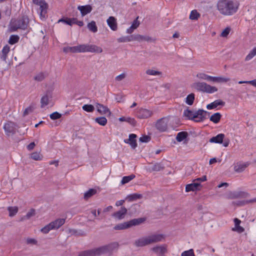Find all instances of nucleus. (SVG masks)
I'll use <instances>...</instances> for the list:
<instances>
[{
  "label": "nucleus",
  "mask_w": 256,
  "mask_h": 256,
  "mask_svg": "<svg viewBox=\"0 0 256 256\" xmlns=\"http://www.w3.org/2000/svg\"><path fill=\"white\" fill-rule=\"evenodd\" d=\"M239 6V2L236 0H219L216 4V8L221 14L230 16L237 12Z\"/></svg>",
  "instance_id": "obj_1"
},
{
  "label": "nucleus",
  "mask_w": 256,
  "mask_h": 256,
  "mask_svg": "<svg viewBox=\"0 0 256 256\" xmlns=\"http://www.w3.org/2000/svg\"><path fill=\"white\" fill-rule=\"evenodd\" d=\"M63 51L66 53L85 52L101 53L102 52V49L94 44H80L74 46L64 47L63 48Z\"/></svg>",
  "instance_id": "obj_2"
},
{
  "label": "nucleus",
  "mask_w": 256,
  "mask_h": 256,
  "mask_svg": "<svg viewBox=\"0 0 256 256\" xmlns=\"http://www.w3.org/2000/svg\"><path fill=\"white\" fill-rule=\"evenodd\" d=\"M164 236L160 234H154L138 238L134 242V244L138 247L144 246L152 244L162 241Z\"/></svg>",
  "instance_id": "obj_3"
},
{
  "label": "nucleus",
  "mask_w": 256,
  "mask_h": 256,
  "mask_svg": "<svg viewBox=\"0 0 256 256\" xmlns=\"http://www.w3.org/2000/svg\"><path fill=\"white\" fill-rule=\"evenodd\" d=\"M29 24V19L26 16H23L17 19H12L9 25V29L11 32L17 30L18 29L25 30Z\"/></svg>",
  "instance_id": "obj_4"
},
{
  "label": "nucleus",
  "mask_w": 256,
  "mask_h": 256,
  "mask_svg": "<svg viewBox=\"0 0 256 256\" xmlns=\"http://www.w3.org/2000/svg\"><path fill=\"white\" fill-rule=\"evenodd\" d=\"M119 247L118 242H112L108 244L98 247L100 256L108 254L109 256H112L114 252L116 251Z\"/></svg>",
  "instance_id": "obj_5"
},
{
  "label": "nucleus",
  "mask_w": 256,
  "mask_h": 256,
  "mask_svg": "<svg viewBox=\"0 0 256 256\" xmlns=\"http://www.w3.org/2000/svg\"><path fill=\"white\" fill-rule=\"evenodd\" d=\"M193 87L199 92L212 94L218 91L216 86H211L204 82H196L193 84Z\"/></svg>",
  "instance_id": "obj_6"
},
{
  "label": "nucleus",
  "mask_w": 256,
  "mask_h": 256,
  "mask_svg": "<svg viewBox=\"0 0 256 256\" xmlns=\"http://www.w3.org/2000/svg\"><path fill=\"white\" fill-rule=\"evenodd\" d=\"M249 196L248 193L242 191H229L225 194L226 198L229 200L246 198Z\"/></svg>",
  "instance_id": "obj_7"
},
{
  "label": "nucleus",
  "mask_w": 256,
  "mask_h": 256,
  "mask_svg": "<svg viewBox=\"0 0 256 256\" xmlns=\"http://www.w3.org/2000/svg\"><path fill=\"white\" fill-rule=\"evenodd\" d=\"M18 128L17 124L12 122H8L4 126V129L7 136L14 134L16 133Z\"/></svg>",
  "instance_id": "obj_8"
},
{
  "label": "nucleus",
  "mask_w": 256,
  "mask_h": 256,
  "mask_svg": "<svg viewBox=\"0 0 256 256\" xmlns=\"http://www.w3.org/2000/svg\"><path fill=\"white\" fill-rule=\"evenodd\" d=\"M169 121L168 117H164L158 120L156 124V128L160 132L166 131L168 128V123Z\"/></svg>",
  "instance_id": "obj_9"
},
{
  "label": "nucleus",
  "mask_w": 256,
  "mask_h": 256,
  "mask_svg": "<svg viewBox=\"0 0 256 256\" xmlns=\"http://www.w3.org/2000/svg\"><path fill=\"white\" fill-rule=\"evenodd\" d=\"M209 112L204 110H203L200 109L194 112V122H203L204 120L208 118V116H209Z\"/></svg>",
  "instance_id": "obj_10"
},
{
  "label": "nucleus",
  "mask_w": 256,
  "mask_h": 256,
  "mask_svg": "<svg viewBox=\"0 0 256 256\" xmlns=\"http://www.w3.org/2000/svg\"><path fill=\"white\" fill-rule=\"evenodd\" d=\"M153 112L150 110L146 108H140L136 112V116L139 118H148L150 117Z\"/></svg>",
  "instance_id": "obj_11"
},
{
  "label": "nucleus",
  "mask_w": 256,
  "mask_h": 256,
  "mask_svg": "<svg viewBox=\"0 0 256 256\" xmlns=\"http://www.w3.org/2000/svg\"><path fill=\"white\" fill-rule=\"evenodd\" d=\"M98 248L82 252L79 256H99Z\"/></svg>",
  "instance_id": "obj_12"
},
{
  "label": "nucleus",
  "mask_w": 256,
  "mask_h": 256,
  "mask_svg": "<svg viewBox=\"0 0 256 256\" xmlns=\"http://www.w3.org/2000/svg\"><path fill=\"white\" fill-rule=\"evenodd\" d=\"M106 22L112 30L116 31L118 30V23L116 19L114 17L112 16H110L107 19Z\"/></svg>",
  "instance_id": "obj_13"
},
{
  "label": "nucleus",
  "mask_w": 256,
  "mask_h": 256,
  "mask_svg": "<svg viewBox=\"0 0 256 256\" xmlns=\"http://www.w3.org/2000/svg\"><path fill=\"white\" fill-rule=\"evenodd\" d=\"M136 135L135 134H130L128 139H125L124 142L128 144L132 148L134 149L137 146V143L136 140Z\"/></svg>",
  "instance_id": "obj_14"
},
{
  "label": "nucleus",
  "mask_w": 256,
  "mask_h": 256,
  "mask_svg": "<svg viewBox=\"0 0 256 256\" xmlns=\"http://www.w3.org/2000/svg\"><path fill=\"white\" fill-rule=\"evenodd\" d=\"M78 10L80 11L82 16H84L90 13L92 10V8L90 4L79 6H78Z\"/></svg>",
  "instance_id": "obj_15"
},
{
  "label": "nucleus",
  "mask_w": 256,
  "mask_h": 256,
  "mask_svg": "<svg viewBox=\"0 0 256 256\" xmlns=\"http://www.w3.org/2000/svg\"><path fill=\"white\" fill-rule=\"evenodd\" d=\"M127 209L125 207H121L120 210L116 212H114L112 216L115 218L119 220L124 218L127 212Z\"/></svg>",
  "instance_id": "obj_16"
},
{
  "label": "nucleus",
  "mask_w": 256,
  "mask_h": 256,
  "mask_svg": "<svg viewBox=\"0 0 256 256\" xmlns=\"http://www.w3.org/2000/svg\"><path fill=\"white\" fill-rule=\"evenodd\" d=\"M134 40L138 42L146 41L148 42H152L154 40L152 37L146 35L134 34Z\"/></svg>",
  "instance_id": "obj_17"
},
{
  "label": "nucleus",
  "mask_w": 256,
  "mask_h": 256,
  "mask_svg": "<svg viewBox=\"0 0 256 256\" xmlns=\"http://www.w3.org/2000/svg\"><path fill=\"white\" fill-rule=\"evenodd\" d=\"M152 250L156 254H160V256L164 255L167 252L166 246L165 245L154 246Z\"/></svg>",
  "instance_id": "obj_18"
},
{
  "label": "nucleus",
  "mask_w": 256,
  "mask_h": 256,
  "mask_svg": "<svg viewBox=\"0 0 256 256\" xmlns=\"http://www.w3.org/2000/svg\"><path fill=\"white\" fill-rule=\"evenodd\" d=\"M224 137L225 136L224 134H220L216 136L210 138L209 142L211 143L222 144Z\"/></svg>",
  "instance_id": "obj_19"
},
{
  "label": "nucleus",
  "mask_w": 256,
  "mask_h": 256,
  "mask_svg": "<svg viewBox=\"0 0 256 256\" xmlns=\"http://www.w3.org/2000/svg\"><path fill=\"white\" fill-rule=\"evenodd\" d=\"M96 106L97 108L98 112L100 114H105L108 112L110 114V110L108 108L104 106L103 104H100L99 103H96Z\"/></svg>",
  "instance_id": "obj_20"
},
{
  "label": "nucleus",
  "mask_w": 256,
  "mask_h": 256,
  "mask_svg": "<svg viewBox=\"0 0 256 256\" xmlns=\"http://www.w3.org/2000/svg\"><path fill=\"white\" fill-rule=\"evenodd\" d=\"M225 104V102L220 100H214V102L208 104L206 108L208 110H212L216 108L219 106H224Z\"/></svg>",
  "instance_id": "obj_21"
},
{
  "label": "nucleus",
  "mask_w": 256,
  "mask_h": 256,
  "mask_svg": "<svg viewBox=\"0 0 256 256\" xmlns=\"http://www.w3.org/2000/svg\"><path fill=\"white\" fill-rule=\"evenodd\" d=\"M48 8V4L47 3L43 4L42 6L39 8L40 10V16L41 19H44L46 17V14L47 13Z\"/></svg>",
  "instance_id": "obj_22"
},
{
  "label": "nucleus",
  "mask_w": 256,
  "mask_h": 256,
  "mask_svg": "<svg viewBox=\"0 0 256 256\" xmlns=\"http://www.w3.org/2000/svg\"><path fill=\"white\" fill-rule=\"evenodd\" d=\"M65 222V219L58 218L50 222L54 230L58 229Z\"/></svg>",
  "instance_id": "obj_23"
},
{
  "label": "nucleus",
  "mask_w": 256,
  "mask_h": 256,
  "mask_svg": "<svg viewBox=\"0 0 256 256\" xmlns=\"http://www.w3.org/2000/svg\"><path fill=\"white\" fill-rule=\"evenodd\" d=\"M200 182H197L194 180V182L192 184H188L186 186V191L189 192L190 191H194L198 190V187L200 186Z\"/></svg>",
  "instance_id": "obj_24"
},
{
  "label": "nucleus",
  "mask_w": 256,
  "mask_h": 256,
  "mask_svg": "<svg viewBox=\"0 0 256 256\" xmlns=\"http://www.w3.org/2000/svg\"><path fill=\"white\" fill-rule=\"evenodd\" d=\"M248 166V164L247 163L237 164L234 166V170L236 172H243Z\"/></svg>",
  "instance_id": "obj_25"
},
{
  "label": "nucleus",
  "mask_w": 256,
  "mask_h": 256,
  "mask_svg": "<svg viewBox=\"0 0 256 256\" xmlns=\"http://www.w3.org/2000/svg\"><path fill=\"white\" fill-rule=\"evenodd\" d=\"M118 42H126L134 40V34L128 36H124L119 38L117 40Z\"/></svg>",
  "instance_id": "obj_26"
},
{
  "label": "nucleus",
  "mask_w": 256,
  "mask_h": 256,
  "mask_svg": "<svg viewBox=\"0 0 256 256\" xmlns=\"http://www.w3.org/2000/svg\"><path fill=\"white\" fill-rule=\"evenodd\" d=\"M76 18H62L58 20V22H62L66 24L72 26L73 24H75Z\"/></svg>",
  "instance_id": "obj_27"
},
{
  "label": "nucleus",
  "mask_w": 256,
  "mask_h": 256,
  "mask_svg": "<svg viewBox=\"0 0 256 256\" xmlns=\"http://www.w3.org/2000/svg\"><path fill=\"white\" fill-rule=\"evenodd\" d=\"M144 218H134L129 221L130 227L134 226H138L142 224L145 221Z\"/></svg>",
  "instance_id": "obj_28"
},
{
  "label": "nucleus",
  "mask_w": 256,
  "mask_h": 256,
  "mask_svg": "<svg viewBox=\"0 0 256 256\" xmlns=\"http://www.w3.org/2000/svg\"><path fill=\"white\" fill-rule=\"evenodd\" d=\"M129 228H130L129 222H126L116 224L114 227V229L116 230H122Z\"/></svg>",
  "instance_id": "obj_29"
},
{
  "label": "nucleus",
  "mask_w": 256,
  "mask_h": 256,
  "mask_svg": "<svg viewBox=\"0 0 256 256\" xmlns=\"http://www.w3.org/2000/svg\"><path fill=\"white\" fill-rule=\"evenodd\" d=\"M10 46L8 45H6L3 48L2 50V54L1 56V59L3 61H6L7 54L10 52Z\"/></svg>",
  "instance_id": "obj_30"
},
{
  "label": "nucleus",
  "mask_w": 256,
  "mask_h": 256,
  "mask_svg": "<svg viewBox=\"0 0 256 256\" xmlns=\"http://www.w3.org/2000/svg\"><path fill=\"white\" fill-rule=\"evenodd\" d=\"M184 116L190 120H192L194 121L195 120V117H194V112H193L188 109H186L184 110Z\"/></svg>",
  "instance_id": "obj_31"
},
{
  "label": "nucleus",
  "mask_w": 256,
  "mask_h": 256,
  "mask_svg": "<svg viewBox=\"0 0 256 256\" xmlns=\"http://www.w3.org/2000/svg\"><path fill=\"white\" fill-rule=\"evenodd\" d=\"M142 196L141 194L135 193V194L128 195L126 196V198L127 200H128V201L132 202V201L136 200L138 199H140L142 198Z\"/></svg>",
  "instance_id": "obj_32"
},
{
  "label": "nucleus",
  "mask_w": 256,
  "mask_h": 256,
  "mask_svg": "<svg viewBox=\"0 0 256 256\" xmlns=\"http://www.w3.org/2000/svg\"><path fill=\"white\" fill-rule=\"evenodd\" d=\"M96 193V190L94 188H90L88 190L86 191L84 194V198L86 200H88L92 196L94 195Z\"/></svg>",
  "instance_id": "obj_33"
},
{
  "label": "nucleus",
  "mask_w": 256,
  "mask_h": 256,
  "mask_svg": "<svg viewBox=\"0 0 256 256\" xmlns=\"http://www.w3.org/2000/svg\"><path fill=\"white\" fill-rule=\"evenodd\" d=\"M188 134L186 132H181L178 134L176 140L178 142H182L188 136Z\"/></svg>",
  "instance_id": "obj_34"
},
{
  "label": "nucleus",
  "mask_w": 256,
  "mask_h": 256,
  "mask_svg": "<svg viewBox=\"0 0 256 256\" xmlns=\"http://www.w3.org/2000/svg\"><path fill=\"white\" fill-rule=\"evenodd\" d=\"M221 116H222L220 113L216 112V113L214 114H212L210 117V121L212 122H214L215 124H217L220 120Z\"/></svg>",
  "instance_id": "obj_35"
},
{
  "label": "nucleus",
  "mask_w": 256,
  "mask_h": 256,
  "mask_svg": "<svg viewBox=\"0 0 256 256\" xmlns=\"http://www.w3.org/2000/svg\"><path fill=\"white\" fill-rule=\"evenodd\" d=\"M88 30L92 32H96L98 31V28L94 21H92L87 25Z\"/></svg>",
  "instance_id": "obj_36"
},
{
  "label": "nucleus",
  "mask_w": 256,
  "mask_h": 256,
  "mask_svg": "<svg viewBox=\"0 0 256 256\" xmlns=\"http://www.w3.org/2000/svg\"><path fill=\"white\" fill-rule=\"evenodd\" d=\"M68 234L70 235H75V236H85L86 234L82 230L80 232L78 231L75 229H68Z\"/></svg>",
  "instance_id": "obj_37"
},
{
  "label": "nucleus",
  "mask_w": 256,
  "mask_h": 256,
  "mask_svg": "<svg viewBox=\"0 0 256 256\" xmlns=\"http://www.w3.org/2000/svg\"><path fill=\"white\" fill-rule=\"evenodd\" d=\"M95 122L100 125L104 126L107 124V120L104 116L98 117L95 118Z\"/></svg>",
  "instance_id": "obj_38"
},
{
  "label": "nucleus",
  "mask_w": 256,
  "mask_h": 256,
  "mask_svg": "<svg viewBox=\"0 0 256 256\" xmlns=\"http://www.w3.org/2000/svg\"><path fill=\"white\" fill-rule=\"evenodd\" d=\"M135 178V176L133 174L128 176H124L121 180V184H126Z\"/></svg>",
  "instance_id": "obj_39"
},
{
  "label": "nucleus",
  "mask_w": 256,
  "mask_h": 256,
  "mask_svg": "<svg viewBox=\"0 0 256 256\" xmlns=\"http://www.w3.org/2000/svg\"><path fill=\"white\" fill-rule=\"evenodd\" d=\"M194 94L191 93L186 96V102L188 105H192L194 103Z\"/></svg>",
  "instance_id": "obj_40"
},
{
  "label": "nucleus",
  "mask_w": 256,
  "mask_h": 256,
  "mask_svg": "<svg viewBox=\"0 0 256 256\" xmlns=\"http://www.w3.org/2000/svg\"><path fill=\"white\" fill-rule=\"evenodd\" d=\"M46 77V74L44 72H40L36 75L34 77V80L38 82H42Z\"/></svg>",
  "instance_id": "obj_41"
},
{
  "label": "nucleus",
  "mask_w": 256,
  "mask_h": 256,
  "mask_svg": "<svg viewBox=\"0 0 256 256\" xmlns=\"http://www.w3.org/2000/svg\"><path fill=\"white\" fill-rule=\"evenodd\" d=\"M20 38L18 35H11L8 40V43L10 44H14L18 42Z\"/></svg>",
  "instance_id": "obj_42"
},
{
  "label": "nucleus",
  "mask_w": 256,
  "mask_h": 256,
  "mask_svg": "<svg viewBox=\"0 0 256 256\" xmlns=\"http://www.w3.org/2000/svg\"><path fill=\"white\" fill-rule=\"evenodd\" d=\"M82 108L84 110L88 112H93L94 110V107L92 104H84Z\"/></svg>",
  "instance_id": "obj_43"
},
{
  "label": "nucleus",
  "mask_w": 256,
  "mask_h": 256,
  "mask_svg": "<svg viewBox=\"0 0 256 256\" xmlns=\"http://www.w3.org/2000/svg\"><path fill=\"white\" fill-rule=\"evenodd\" d=\"M256 56V47L254 48L246 57L245 60L248 61Z\"/></svg>",
  "instance_id": "obj_44"
},
{
  "label": "nucleus",
  "mask_w": 256,
  "mask_h": 256,
  "mask_svg": "<svg viewBox=\"0 0 256 256\" xmlns=\"http://www.w3.org/2000/svg\"><path fill=\"white\" fill-rule=\"evenodd\" d=\"M49 99L47 95L42 96L40 100L41 107L43 108L48 104Z\"/></svg>",
  "instance_id": "obj_45"
},
{
  "label": "nucleus",
  "mask_w": 256,
  "mask_h": 256,
  "mask_svg": "<svg viewBox=\"0 0 256 256\" xmlns=\"http://www.w3.org/2000/svg\"><path fill=\"white\" fill-rule=\"evenodd\" d=\"M200 16V14L196 10H193L190 12V18L192 20H198Z\"/></svg>",
  "instance_id": "obj_46"
},
{
  "label": "nucleus",
  "mask_w": 256,
  "mask_h": 256,
  "mask_svg": "<svg viewBox=\"0 0 256 256\" xmlns=\"http://www.w3.org/2000/svg\"><path fill=\"white\" fill-rule=\"evenodd\" d=\"M54 230L50 223L42 228L40 231L44 234H48L50 230Z\"/></svg>",
  "instance_id": "obj_47"
},
{
  "label": "nucleus",
  "mask_w": 256,
  "mask_h": 256,
  "mask_svg": "<svg viewBox=\"0 0 256 256\" xmlns=\"http://www.w3.org/2000/svg\"><path fill=\"white\" fill-rule=\"evenodd\" d=\"M9 211V216H13L18 212V208L17 207H9L8 208Z\"/></svg>",
  "instance_id": "obj_48"
},
{
  "label": "nucleus",
  "mask_w": 256,
  "mask_h": 256,
  "mask_svg": "<svg viewBox=\"0 0 256 256\" xmlns=\"http://www.w3.org/2000/svg\"><path fill=\"white\" fill-rule=\"evenodd\" d=\"M146 74L148 75L156 76L162 74V72L159 71L148 69L146 71Z\"/></svg>",
  "instance_id": "obj_49"
},
{
  "label": "nucleus",
  "mask_w": 256,
  "mask_h": 256,
  "mask_svg": "<svg viewBox=\"0 0 256 256\" xmlns=\"http://www.w3.org/2000/svg\"><path fill=\"white\" fill-rule=\"evenodd\" d=\"M230 78H228L221 77V76H216V82L218 83H222V82H226L230 81Z\"/></svg>",
  "instance_id": "obj_50"
},
{
  "label": "nucleus",
  "mask_w": 256,
  "mask_h": 256,
  "mask_svg": "<svg viewBox=\"0 0 256 256\" xmlns=\"http://www.w3.org/2000/svg\"><path fill=\"white\" fill-rule=\"evenodd\" d=\"M30 158L35 160H42V158L39 152H34L31 154Z\"/></svg>",
  "instance_id": "obj_51"
},
{
  "label": "nucleus",
  "mask_w": 256,
  "mask_h": 256,
  "mask_svg": "<svg viewBox=\"0 0 256 256\" xmlns=\"http://www.w3.org/2000/svg\"><path fill=\"white\" fill-rule=\"evenodd\" d=\"M256 202V198L251 199L250 200H243L242 202H239L238 204V205L240 206H243L246 204H248L249 203H254Z\"/></svg>",
  "instance_id": "obj_52"
},
{
  "label": "nucleus",
  "mask_w": 256,
  "mask_h": 256,
  "mask_svg": "<svg viewBox=\"0 0 256 256\" xmlns=\"http://www.w3.org/2000/svg\"><path fill=\"white\" fill-rule=\"evenodd\" d=\"M62 114L57 112H54L50 114V118L52 120H55L60 118Z\"/></svg>",
  "instance_id": "obj_53"
},
{
  "label": "nucleus",
  "mask_w": 256,
  "mask_h": 256,
  "mask_svg": "<svg viewBox=\"0 0 256 256\" xmlns=\"http://www.w3.org/2000/svg\"><path fill=\"white\" fill-rule=\"evenodd\" d=\"M162 166L158 163H156L152 167V170L153 171H160L163 169Z\"/></svg>",
  "instance_id": "obj_54"
},
{
  "label": "nucleus",
  "mask_w": 256,
  "mask_h": 256,
  "mask_svg": "<svg viewBox=\"0 0 256 256\" xmlns=\"http://www.w3.org/2000/svg\"><path fill=\"white\" fill-rule=\"evenodd\" d=\"M181 256H195V255L193 250L190 249L184 252Z\"/></svg>",
  "instance_id": "obj_55"
},
{
  "label": "nucleus",
  "mask_w": 256,
  "mask_h": 256,
  "mask_svg": "<svg viewBox=\"0 0 256 256\" xmlns=\"http://www.w3.org/2000/svg\"><path fill=\"white\" fill-rule=\"evenodd\" d=\"M34 107L32 106H30L28 107L24 110L23 113V116H25L28 114H29L31 113L34 110Z\"/></svg>",
  "instance_id": "obj_56"
},
{
  "label": "nucleus",
  "mask_w": 256,
  "mask_h": 256,
  "mask_svg": "<svg viewBox=\"0 0 256 256\" xmlns=\"http://www.w3.org/2000/svg\"><path fill=\"white\" fill-rule=\"evenodd\" d=\"M230 31V28L228 27L224 29L221 33L220 36L222 37H226L229 34Z\"/></svg>",
  "instance_id": "obj_57"
},
{
  "label": "nucleus",
  "mask_w": 256,
  "mask_h": 256,
  "mask_svg": "<svg viewBox=\"0 0 256 256\" xmlns=\"http://www.w3.org/2000/svg\"><path fill=\"white\" fill-rule=\"evenodd\" d=\"M208 75L202 72L198 73L196 74V77L200 79L206 80Z\"/></svg>",
  "instance_id": "obj_58"
},
{
  "label": "nucleus",
  "mask_w": 256,
  "mask_h": 256,
  "mask_svg": "<svg viewBox=\"0 0 256 256\" xmlns=\"http://www.w3.org/2000/svg\"><path fill=\"white\" fill-rule=\"evenodd\" d=\"M126 77V74L125 73H122L115 78V80L116 82H120L124 79Z\"/></svg>",
  "instance_id": "obj_59"
},
{
  "label": "nucleus",
  "mask_w": 256,
  "mask_h": 256,
  "mask_svg": "<svg viewBox=\"0 0 256 256\" xmlns=\"http://www.w3.org/2000/svg\"><path fill=\"white\" fill-rule=\"evenodd\" d=\"M150 140V138L148 136H144L140 138V141L142 142H148Z\"/></svg>",
  "instance_id": "obj_60"
},
{
  "label": "nucleus",
  "mask_w": 256,
  "mask_h": 256,
  "mask_svg": "<svg viewBox=\"0 0 256 256\" xmlns=\"http://www.w3.org/2000/svg\"><path fill=\"white\" fill-rule=\"evenodd\" d=\"M35 210L34 209H32L26 214V217L27 219H29L32 216H34Z\"/></svg>",
  "instance_id": "obj_61"
},
{
  "label": "nucleus",
  "mask_w": 256,
  "mask_h": 256,
  "mask_svg": "<svg viewBox=\"0 0 256 256\" xmlns=\"http://www.w3.org/2000/svg\"><path fill=\"white\" fill-rule=\"evenodd\" d=\"M232 230L233 231L237 232L239 233H242L244 231V230L242 227L239 226H234V228H232Z\"/></svg>",
  "instance_id": "obj_62"
},
{
  "label": "nucleus",
  "mask_w": 256,
  "mask_h": 256,
  "mask_svg": "<svg viewBox=\"0 0 256 256\" xmlns=\"http://www.w3.org/2000/svg\"><path fill=\"white\" fill-rule=\"evenodd\" d=\"M26 244H36L37 243V241L32 238H28L26 240Z\"/></svg>",
  "instance_id": "obj_63"
},
{
  "label": "nucleus",
  "mask_w": 256,
  "mask_h": 256,
  "mask_svg": "<svg viewBox=\"0 0 256 256\" xmlns=\"http://www.w3.org/2000/svg\"><path fill=\"white\" fill-rule=\"evenodd\" d=\"M138 17H137L136 20H134L132 24V26L134 28L136 29L140 25V22L138 21Z\"/></svg>",
  "instance_id": "obj_64"
}]
</instances>
